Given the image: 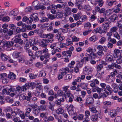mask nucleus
<instances>
[{
	"instance_id": "1",
	"label": "nucleus",
	"mask_w": 122,
	"mask_h": 122,
	"mask_svg": "<svg viewBox=\"0 0 122 122\" xmlns=\"http://www.w3.org/2000/svg\"><path fill=\"white\" fill-rule=\"evenodd\" d=\"M38 15L36 13L34 14L31 15L30 17V23H31L33 21L35 22L38 21L39 20Z\"/></svg>"
},
{
	"instance_id": "2",
	"label": "nucleus",
	"mask_w": 122,
	"mask_h": 122,
	"mask_svg": "<svg viewBox=\"0 0 122 122\" xmlns=\"http://www.w3.org/2000/svg\"><path fill=\"white\" fill-rule=\"evenodd\" d=\"M111 23V22H104L102 25V27L104 31L105 32V33L107 32V30L110 28L109 24Z\"/></svg>"
},
{
	"instance_id": "3",
	"label": "nucleus",
	"mask_w": 122,
	"mask_h": 122,
	"mask_svg": "<svg viewBox=\"0 0 122 122\" xmlns=\"http://www.w3.org/2000/svg\"><path fill=\"white\" fill-rule=\"evenodd\" d=\"M19 34L15 36V38H13L14 41L15 43H18L22 45L23 43V41L21 38L19 37Z\"/></svg>"
},
{
	"instance_id": "4",
	"label": "nucleus",
	"mask_w": 122,
	"mask_h": 122,
	"mask_svg": "<svg viewBox=\"0 0 122 122\" xmlns=\"http://www.w3.org/2000/svg\"><path fill=\"white\" fill-rule=\"evenodd\" d=\"M12 56L14 58H18V59L20 62L25 59V56L23 55H19V54H12Z\"/></svg>"
},
{
	"instance_id": "5",
	"label": "nucleus",
	"mask_w": 122,
	"mask_h": 122,
	"mask_svg": "<svg viewBox=\"0 0 122 122\" xmlns=\"http://www.w3.org/2000/svg\"><path fill=\"white\" fill-rule=\"evenodd\" d=\"M98 117L100 118H101V117L100 113L99 112L95 113V115L91 116V120L92 121H96L97 120Z\"/></svg>"
},
{
	"instance_id": "6",
	"label": "nucleus",
	"mask_w": 122,
	"mask_h": 122,
	"mask_svg": "<svg viewBox=\"0 0 122 122\" xmlns=\"http://www.w3.org/2000/svg\"><path fill=\"white\" fill-rule=\"evenodd\" d=\"M106 81L108 83H110L114 81V77L111 75L107 76L106 79Z\"/></svg>"
},
{
	"instance_id": "7",
	"label": "nucleus",
	"mask_w": 122,
	"mask_h": 122,
	"mask_svg": "<svg viewBox=\"0 0 122 122\" xmlns=\"http://www.w3.org/2000/svg\"><path fill=\"white\" fill-rule=\"evenodd\" d=\"M14 44V42L13 41H7L4 42V46L8 48H10L13 46Z\"/></svg>"
},
{
	"instance_id": "8",
	"label": "nucleus",
	"mask_w": 122,
	"mask_h": 122,
	"mask_svg": "<svg viewBox=\"0 0 122 122\" xmlns=\"http://www.w3.org/2000/svg\"><path fill=\"white\" fill-rule=\"evenodd\" d=\"M94 31L96 33H99L102 34V33H105V32L102 29L101 27H98L97 28L95 29L94 30Z\"/></svg>"
},
{
	"instance_id": "9",
	"label": "nucleus",
	"mask_w": 122,
	"mask_h": 122,
	"mask_svg": "<svg viewBox=\"0 0 122 122\" xmlns=\"http://www.w3.org/2000/svg\"><path fill=\"white\" fill-rule=\"evenodd\" d=\"M92 71L90 68H88L86 66H85L83 70V74L86 75H89L91 73Z\"/></svg>"
},
{
	"instance_id": "10",
	"label": "nucleus",
	"mask_w": 122,
	"mask_h": 122,
	"mask_svg": "<svg viewBox=\"0 0 122 122\" xmlns=\"http://www.w3.org/2000/svg\"><path fill=\"white\" fill-rule=\"evenodd\" d=\"M36 84L34 82H28L26 83L25 85L27 87V88H28L29 87H31L32 89H34L35 86Z\"/></svg>"
},
{
	"instance_id": "11",
	"label": "nucleus",
	"mask_w": 122,
	"mask_h": 122,
	"mask_svg": "<svg viewBox=\"0 0 122 122\" xmlns=\"http://www.w3.org/2000/svg\"><path fill=\"white\" fill-rule=\"evenodd\" d=\"M73 107L74 106L72 104H71L67 108V110L69 114L70 115H72L74 114V112H73Z\"/></svg>"
},
{
	"instance_id": "12",
	"label": "nucleus",
	"mask_w": 122,
	"mask_h": 122,
	"mask_svg": "<svg viewBox=\"0 0 122 122\" xmlns=\"http://www.w3.org/2000/svg\"><path fill=\"white\" fill-rule=\"evenodd\" d=\"M95 85L94 82L90 84V86L92 87V91L94 92H96V91H98V90H100V88L96 86Z\"/></svg>"
},
{
	"instance_id": "13",
	"label": "nucleus",
	"mask_w": 122,
	"mask_h": 122,
	"mask_svg": "<svg viewBox=\"0 0 122 122\" xmlns=\"http://www.w3.org/2000/svg\"><path fill=\"white\" fill-rule=\"evenodd\" d=\"M57 97L58 96L62 97H65L64 98H66V96L65 95V93H64L63 91L62 90H59L57 92Z\"/></svg>"
},
{
	"instance_id": "14",
	"label": "nucleus",
	"mask_w": 122,
	"mask_h": 122,
	"mask_svg": "<svg viewBox=\"0 0 122 122\" xmlns=\"http://www.w3.org/2000/svg\"><path fill=\"white\" fill-rule=\"evenodd\" d=\"M97 54H88V56L89 59H94L97 57ZM99 56H102V54H97Z\"/></svg>"
},
{
	"instance_id": "15",
	"label": "nucleus",
	"mask_w": 122,
	"mask_h": 122,
	"mask_svg": "<svg viewBox=\"0 0 122 122\" xmlns=\"http://www.w3.org/2000/svg\"><path fill=\"white\" fill-rule=\"evenodd\" d=\"M121 5V4L119 3L115 7V9L113 11L116 13H119L120 10V7Z\"/></svg>"
},
{
	"instance_id": "16",
	"label": "nucleus",
	"mask_w": 122,
	"mask_h": 122,
	"mask_svg": "<svg viewBox=\"0 0 122 122\" xmlns=\"http://www.w3.org/2000/svg\"><path fill=\"white\" fill-rule=\"evenodd\" d=\"M86 101L87 102L89 105H92L94 102V99L92 97H88L86 99Z\"/></svg>"
},
{
	"instance_id": "17",
	"label": "nucleus",
	"mask_w": 122,
	"mask_h": 122,
	"mask_svg": "<svg viewBox=\"0 0 122 122\" xmlns=\"http://www.w3.org/2000/svg\"><path fill=\"white\" fill-rule=\"evenodd\" d=\"M8 77V78L12 80L15 79L16 77V76L13 72H10L9 73Z\"/></svg>"
},
{
	"instance_id": "18",
	"label": "nucleus",
	"mask_w": 122,
	"mask_h": 122,
	"mask_svg": "<svg viewBox=\"0 0 122 122\" xmlns=\"http://www.w3.org/2000/svg\"><path fill=\"white\" fill-rule=\"evenodd\" d=\"M67 96L69 97V102L71 103L72 102L74 98V96L71 93L68 94L66 96Z\"/></svg>"
},
{
	"instance_id": "19",
	"label": "nucleus",
	"mask_w": 122,
	"mask_h": 122,
	"mask_svg": "<svg viewBox=\"0 0 122 122\" xmlns=\"http://www.w3.org/2000/svg\"><path fill=\"white\" fill-rule=\"evenodd\" d=\"M113 57L112 55L109 54L107 55L105 58L106 61L108 62H110L112 61L113 60Z\"/></svg>"
},
{
	"instance_id": "20",
	"label": "nucleus",
	"mask_w": 122,
	"mask_h": 122,
	"mask_svg": "<svg viewBox=\"0 0 122 122\" xmlns=\"http://www.w3.org/2000/svg\"><path fill=\"white\" fill-rule=\"evenodd\" d=\"M65 29H62V28H60L58 30L57 29H54L53 30V33H58V34H60L61 33V31L62 32H64V30H65Z\"/></svg>"
},
{
	"instance_id": "21",
	"label": "nucleus",
	"mask_w": 122,
	"mask_h": 122,
	"mask_svg": "<svg viewBox=\"0 0 122 122\" xmlns=\"http://www.w3.org/2000/svg\"><path fill=\"white\" fill-rule=\"evenodd\" d=\"M70 87L69 86H65L63 88V90L65 92L64 93L65 95H67L68 94L70 93L69 92V91L68 89V88Z\"/></svg>"
},
{
	"instance_id": "22",
	"label": "nucleus",
	"mask_w": 122,
	"mask_h": 122,
	"mask_svg": "<svg viewBox=\"0 0 122 122\" xmlns=\"http://www.w3.org/2000/svg\"><path fill=\"white\" fill-rule=\"evenodd\" d=\"M64 98L63 97L59 99H58L56 101L55 103L58 105H60L61 104V102L64 101Z\"/></svg>"
},
{
	"instance_id": "23",
	"label": "nucleus",
	"mask_w": 122,
	"mask_h": 122,
	"mask_svg": "<svg viewBox=\"0 0 122 122\" xmlns=\"http://www.w3.org/2000/svg\"><path fill=\"white\" fill-rule=\"evenodd\" d=\"M81 0H78V1L76 0V2L75 3L76 6L77 7L79 10H81L82 8V5H81V4L79 3V1Z\"/></svg>"
},
{
	"instance_id": "24",
	"label": "nucleus",
	"mask_w": 122,
	"mask_h": 122,
	"mask_svg": "<svg viewBox=\"0 0 122 122\" xmlns=\"http://www.w3.org/2000/svg\"><path fill=\"white\" fill-rule=\"evenodd\" d=\"M97 49L98 50L97 53H103V47L101 45L98 46L97 47Z\"/></svg>"
},
{
	"instance_id": "25",
	"label": "nucleus",
	"mask_w": 122,
	"mask_h": 122,
	"mask_svg": "<svg viewBox=\"0 0 122 122\" xmlns=\"http://www.w3.org/2000/svg\"><path fill=\"white\" fill-rule=\"evenodd\" d=\"M117 111L115 110H113L111 111L110 113L111 117H113L117 115Z\"/></svg>"
},
{
	"instance_id": "26",
	"label": "nucleus",
	"mask_w": 122,
	"mask_h": 122,
	"mask_svg": "<svg viewBox=\"0 0 122 122\" xmlns=\"http://www.w3.org/2000/svg\"><path fill=\"white\" fill-rule=\"evenodd\" d=\"M66 42V44L67 46H71L73 44V41H71V40L69 39H67Z\"/></svg>"
},
{
	"instance_id": "27",
	"label": "nucleus",
	"mask_w": 122,
	"mask_h": 122,
	"mask_svg": "<svg viewBox=\"0 0 122 122\" xmlns=\"http://www.w3.org/2000/svg\"><path fill=\"white\" fill-rule=\"evenodd\" d=\"M8 26V25L6 24H4L2 25V28L3 29V32L4 33H6L8 30L7 27Z\"/></svg>"
},
{
	"instance_id": "28",
	"label": "nucleus",
	"mask_w": 122,
	"mask_h": 122,
	"mask_svg": "<svg viewBox=\"0 0 122 122\" xmlns=\"http://www.w3.org/2000/svg\"><path fill=\"white\" fill-rule=\"evenodd\" d=\"M46 106L44 104L41 105L40 106L38 107V109H39L40 111H44L46 109Z\"/></svg>"
},
{
	"instance_id": "29",
	"label": "nucleus",
	"mask_w": 122,
	"mask_h": 122,
	"mask_svg": "<svg viewBox=\"0 0 122 122\" xmlns=\"http://www.w3.org/2000/svg\"><path fill=\"white\" fill-rule=\"evenodd\" d=\"M66 5V4H57L56 5H55L54 9H56L57 8H61L63 7H65Z\"/></svg>"
},
{
	"instance_id": "30",
	"label": "nucleus",
	"mask_w": 122,
	"mask_h": 122,
	"mask_svg": "<svg viewBox=\"0 0 122 122\" xmlns=\"http://www.w3.org/2000/svg\"><path fill=\"white\" fill-rule=\"evenodd\" d=\"M113 72L111 73V75L114 77L118 73L119 71L117 69H113Z\"/></svg>"
},
{
	"instance_id": "31",
	"label": "nucleus",
	"mask_w": 122,
	"mask_h": 122,
	"mask_svg": "<svg viewBox=\"0 0 122 122\" xmlns=\"http://www.w3.org/2000/svg\"><path fill=\"white\" fill-rule=\"evenodd\" d=\"M35 33H36L38 35H42L43 33V30L41 29H38L35 30H34Z\"/></svg>"
},
{
	"instance_id": "32",
	"label": "nucleus",
	"mask_w": 122,
	"mask_h": 122,
	"mask_svg": "<svg viewBox=\"0 0 122 122\" xmlns=\"http://www.w3.org/2000/svg\"><path fill=\"white\" fill-rule=\"evenodd\" d=\"M50 95L54 96L55 98H56L57 97V94L56 93H54L53 90H51L48 93Z\"/></svg>"
},
{
	"instance_id": "33",
	"label": "nucleus",
	"mask_w": 122,
	"mask_h": 122,
	"mask_svg": "<svg viewBox=\"0 0 122 122\" xmlns=\"http://www.w3.org/2000/svg\"><path fill=\"white\" fill-rule=\"evenodd\" d=\"M87 18V17L86 15H82L80 16L79 19L82 22L85 21L86 20Z\"/></svg>"
},
{
	"instance_id": "34",
	"label": "nucleus",
	"mask_w": 122,
	"mask_h": 122,
	"mask_svg": "<svg viewBox=\"0 0 122 122\" xmlns=\"http://www.w3.org/2000/svg\"><path fill=\"white\" fill-rule=\"evenodd\" d=\"M67 54H62L63 56H61V58L62 59H65L66 58H70L71 54H68V55H66Z\"/></svg>"
},
{
	"instance_id": "35",
	"label": "nucleus",
	"mask_w": 122,
	"mask_h": 122,
	"mask_svg": "<svg viewBox=\"0 0 122 122\" xmlns=\"http://www.w3.org/2000/svg\"><path fill=\"white\" fill-rule=\"evenodd\" d=\"M95 1L98 3V5L100 7H102L103 4L104 2L102 0H96Z\"/></svg>"
},
{
	"instance_id": "36",
	"label": "nucleus",
	"mask_w": 122,
	"mask_h": 122,
	"mask_svg": "<svg viewBox=\"0 0 122 122\" xmlns=\"http://www.w3.org/2000/svg\"><path fill=\"white\" fill-rule=\"evenodd\" d=\"M71 9L68 8L65 11V14L66 16H67L70 15L71 13Z\"/></svg>"
},
{
	"instance_id": "37",
	"label": "nucleus",
	"mask_w": 122,
	"mask_h": 122,
	"mask_svg": "<svg viewBox=\"0 0 122 122\" xmlns=\"http://www.w3.org/2000/svg\"><path fill=\"white\" fill-rule=\"evenodd\" d=\"M7 75L6 73L1 74L0 75V78L3 81L4 79H5L7 78Z\"/></svg>"
},
{
	"instance_id": "38",
	"label": "nucleus",
	"mask_w": 122,
	"mask_h": 122,
	"mask_svg": "<svg viewBox=\"0 0 122 122\" xmlns=\"http://www.w3.org/2000/svg\"><path fill=\"white\" fill-rule=\"evenodd\" d=\"M29 75L30 78L32 79H35L37 77L36 74H29Z\"/></svg>"
},
{
	"instance_id": "39",
	"label": "nucleus",
	"mask_w": 122,
	"mask_h": 122,
	"mask_svg": "<svg viewBox=\"0 0 122 122\" xmlns=\"http://www.w3.org/2000/svg\"><path fill=\"white\" fill-rule=\"evenodd\" d=\"M63 112V110L61 108H59L56 111V113L58 114H62Z\"/></svg>"
},
{
	"instance_id": "40",
	"label": "nucleus",
	"mask_w": 122,
	"mask_h": 122,
	"mask_svg": "<svg viewBox=\"0 0 122 122\" xmlns=\"http://www.w3.org/2000/svg\"><path fill=\"white\" fill-rule=\"evenodd\" d=\"M30 17L29 18H28V17H26V16H24L23 19H22V21L23 22H26V21H27L28 20V21H29V22L27 21V23L28 24H29V23H30Z\"/></svg>"
},
{
	"instance_id": "41",
	"label": "nucleus",
	"mask_w": 122,
	"mask_h": 122,
	"mask_svg": "<svg viewBox=\"0 0 122 122\" xmlns=\"http://www.w3.org/2000/svg\"><path fill=\"white\" fill-rule=\"evenodd\" d=\"M84 9L88 11H91L92 10V8L91 6L87 5H85L84 6Z\"/></svg>"
},
{
	"instance_id": "42",
	"label": "nucleus",
	"mask_w": 122,
	"mask_h": 122,
	"mask_svg": "<svg viewBox=\"0 0 122 122\" xmlns=\"http://www.w3.org/2000/svg\"><path fill=\"white\" fill-rule=\"evenodd\" d=\"M110 30L111 32H112V34H113L115 33V32H117L116 31L117 30V28L116 27H112L110 29Z\"/></svg>"
},
{
	"instance_id": "43",
	"label": "nucleus",
	"mask_w": 122,
	"mask_h": 122,
	"mask_svg": "<svg viewBox=\"0 0 122 122\" xmlns=\"http://www.w3.org/2000/svg\"><path fill=\"white\" fill-rule=\"evenodd\" d=\"M40 110L39 109L36 108H34L33 109V112L35 114L37 115L40 112Z\"/></svg>"
},
{
	"instance_id": "44",
	"label": "nucleus",
	"mask_w": 122,
	"mask_h": 122,
	"mask_svg": "<svg viewBox=\"0 0 122 122\" xmlns=\"http://www.w3.org/2000/svg\"><path fill=\"white\" fill-rule=\"evenodd\" d=\"M106 89L107 90L109 91L110 93L109 95H110L113 91L112 89L111 88L110 86L109 85L107 86Z\"/></svg>"
},
{
	"instance_id": "45",
	"label": "nucleus",
	"mask_w": 122,
	"mask_h": 122,
	"mask_svg": "<svg viewBox=\"0 0 122 122\" xmlns=\"http://www.w3.org/2000/svg\"><path fill=\"white\" fill-rule=\"evenodd\" d=\"M90 111L94 113H98V111L96 110V108L94 107H92L91 108H90Z\"/></svg>"
},
{
	"instance_id": "46",
	"label": "nucleus",
	"mask_w": 122,
	"mask_h": 122,
	"mask_svg": "<svg viewBox=\"0 0 122 122\" xmlns=\"http://www.w3.org/2000/svg\"><path fill=\"white\" fill-rule=\"evenodd\" d=\"M9 87H10V89L9 90V93H10L11 92H15L16 91H15V87L14 86H9Z\"/></svg>"
},
{
	"instance_id": "47",
	"label": "nucleus",
	"mask_w": 122,
	"mask_h": 122,
	"mask_svg": "<svg viewBox=\"0 0 122 122\" xmlns=\"http://www.w3.org/2000/svg\"><path fill=\"white\" fill-rule=\"evenodd\" d=\"M33 7L32 6H29L26 7L25 9L26 12H30L33 10Z\"/></svg>"
},
{
	"instance_id": "48",
	"label": "nucleus",
	"mask_w": 122,
	"mask_h": 122,
	"mask_svg": "<svg viewBox=\"0 0 122 122\" xmlns=\"http://www.w3.org/2000/svg\"><path fill=\"white\" fill-rule=\"evenodd\" d=\"M97 39L96 37V36L95 35H93L92 37L89 38V40L90 41H95L97 40Z\"/></svg>"
},
{
	"instance_id": "49",
	"label": "nucleus",
	"mask_w": 122,
	"mask_h": 122,
	"mask_svg": "<svg viewBox=\"0 0 122 122\" xmlns=\"http://www.w3.org/2000/svg\"><path fill=\"white\" fill-rule=\"evenodd\" d=\"M10 18L8 16L4 17L2 18V20L3 21L8 22L10 20Z\"/></svg>"
},
{
	"instance_id": "50",
	"label": "nucleus",
	"mask_w": 122,
	"mask_h": 122,
	"mask_svg": "<svg viewBox=\"0 0 122 122\" xmlns=\"http://www.w3.org/2000/svg\"><path fill=\"white\" fill-rule=\"evenodd\" d=\"M63 71L62 72L64 75H65L66 73H68L69 72V68L67 67L64 68L63 69Z\"/></svg>"
},
{
	"instance_id": "51",
	"label": "nucleus",
	"mask_w": 122,
	"mask_h": 122,
	"mask_svg": "<svg viewBox=\"0 0 122 122\" xmlns=\"http://www.w3.org/2000/svg\"><path fill=\"white\" fill-rule=\"evenodd\" d=\"M95 16V14L92 15L90 18V21L92 22L94 21L96 19V17Z\"/></svg>"
},
{
	"instance_id": "52",
	"label": "nucleus",
	"mask_w": 122,
	"mask_h": 122,
	"mask_svg": "<svg viewBox=\"0 0 122 122\" xmlns=\"http://www.w3.org/2000/svg\"><path fill=\"white\" fill-rule=\"evenodd\" d=\"M112 87H113V86H114L113 89V92H114L116 93L118 91V89L117 88V87L116 86V85L115 84H113L112 85Z\"/></svg>"
},
{
	"instance_id": "53",
	"label": "nucleus",
	"mask_w": 122,
	"mask_h": 122,
	"mask_svg": "<svg viewBox=\"0 0 122 122\" xmlns=\"http://www.w3.org/2000/svg\"><path fill=\"white\" fill-rule=\"evenodd\" d=\"M46 75V73L43 71H40V72L39 76L40 77H44Z\"/></svg>"
},
{
	"instance_id": "54",
	"label": "nucleus",
	"mask_w": 122,
	"mask_h": 122,
	"mask_svg": "<svg viewBox=\"0 0 122 122\" xmlns=\"http://www.w3.org/2000/svg\"><path fill=\"white\" fill-rule=\"evenodd\" d=\"M22 28L21 29V30L22 32H25L26 30V26L25 24H23L22 26Z\"/></svg>"
},
{
	"instance_id": "55",
	"label": "nucleus",
	"mask_w": 122,
	"mask_h": 122,
	"mask_svg": "<svg viewBox=\"0 0 122 122\" xmlns=\"http://www.w3.org/2000/svg\"><path fill=\"white\" fill-rule=\"evenodd\" d=\"M30 56H31V59L30 60V61L31 62H29V63H32V59H35V56L34 54H28Z\"/></svg>"
},
{
	"instance_id": "56",
	"label": "nucleus",
	"mask_w": 122,
	"mask_h": 122,
	"mask_svg": "<svg viewBox=\"0 0 122 122\" xmlns=\"http://www.w3.org/2000/svg\"><path fill=\"white\" fill-rule=\"evenodd\" d=\"M41 2H44L43 4L44 5H48L49 4V1L48 0H42L40 1Z\"/></svg>"
},
{
	"instance_id": "57",
	"label": "nucleus",
	"mask_w": 122,
	"mask_h": 122,
	"mask_svg": "<svg viewBox=\"0 0 122 122\" xmlns=\"http://www.w3.org/2000/svg\"><path fill=\"white\" fill-rule=\"evenodd\" d=\"M113 35L114 37L118 40H119L120 39V37L117 32H115V33Z\"/></svg>"
},
{
	"instance_id": "58",
	"label": "nucleus",
	"mask_w": 122,
	"mask_h": 122,
	"mask_svg": "<svg viewBox=\"0 0 122 122\" xmlns=\"http://www.w3.org/2000/svg\"><path fill=\"white\" fill-rule=\"evenodd\" d=\"M41 46L42 47L46 48L47 47V45L43 41H41V43H40Z\"/></svg>"
},
{
	"instance_id": "59",
	"label": "nucleus",
	"mask_w": 122,
	"mask_h": 122,
	"mask_svg": "<svg viewBox=\"0 0 122 122\" xmlns=\"http://www.w3.org/2000/svg\"><path fill=\"white\" fill-rule=\"evenodd\" d=\"M46 38H48V39L53 38L54 37V35L52 34H47L45 35Z\"/></svg>"
},
{
	"instance_id": "60",
	"label": "nucleus",
	"mask_w": 122,
	"mask_h": 122,
	"mask_svg": "<svg viewBox=\"0 0 122 122\" xmlns=\"http://www.w3.org/2000/svg\"><path fill=\"white\" fill-rule=\"evenodd\" d=\"M48 18L51 20H53L55 18L54 15L52 14H48Z\"/></svg>"
},
{
	"instance_id": "61",
	"label": "nucleus",
	"mask_w": 122,
	"mask_h": 122,
	"mask_svg": "<svg viewBox=\"0 0 122 122\" xmlns=\"http://www.w3.org/2000/svg\"><path fill=\"white\" fill-rule=\"evenodd\" d=\"M48 51V49L46 48L44 49L42 51H38V52L39 53H47Z\"/></svg>"
},
{
	"instance_id": "62",
	"label": "nucleus",
	"mask_w": 122,
	"mask_h": 122,
	"mask_svg": "<svg viewBox=\"0 0 122 122\" xmlns=\"http://www.w3.org/2000/svg\"><path fill=\"white\" fill-rule=\"evenodd\" d=\"M103 98H105L106 97H107L108 95H109L108 92L107 91H105L103 93Z\"/></svg>"
},
{
	"instance_id": "63",
	"label": "nucleus",
	"mask_w": 122,
	"mask_h": 122,
	"mask_svg": "<svg viewBox=\"0 0 122 122\" xmlns=\"http://www.w3.org/2000/svg\"><path fill=\"white\" fill-rule=\"evenodd\" d=\"M36 66L37 67L40 68L42 67L43 64L42 63L38 62L36 64Z\"/></svg>"
},
{
	"instance_id": "64",
	"label": "nucleus",
	"mask_w": 122,
	"mask_h": 122,
	"mask_svg": "<svg viewBox=\"0 0 122 122\" xmlns=\"http://www.w3.org/2000/svg\"><path fill=\"white\" fill-rule=\"evenodd\" d=\"M40 21L41 22L43 23L45 22L48 21V20L45 17H43L40 20Z\"/></svg>"
}]
</instances>
